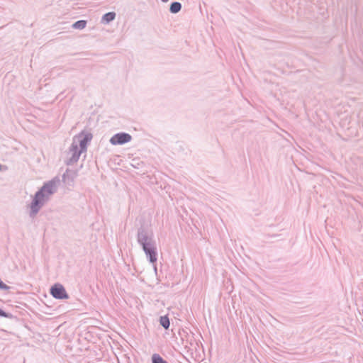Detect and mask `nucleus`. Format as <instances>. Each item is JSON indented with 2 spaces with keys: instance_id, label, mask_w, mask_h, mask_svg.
Returning <instances> with one entry per match:
<instances>
[{
  "instance_id": "nucleus-1",
  "label": "nucleus",
  "mask_w": 363,
  "mask_h": 363,
  "mask_svg": "<svg viewBox=\"0 0 363 363\" xmlns=\"http://www.w3.org/2000/svg\"><path fill=\"white\" fill-rule=\"evenodd\" d=\"M60 183L57 177H54L50 181L44 182L43 186L35 193L29 205V216L34 218L50 199V196L57 191V184Z\"/></svg>"
},
{
  "instance_id": "nucleus-2",
  "label": "nucleus",
  "mask_w": 363,
  "mask_h": 363,
  "mask_svg": "<svg viewBox=\"0 0 363 363\" xmlns=\"http://www.w3.org/2000/svg\"><path fill=\"white\" fill-rule=\"evenodd\" d=\"M137 241L142 246L155 242L152 230L145 225H142L138 229Z\"/></svg>"
},
{
  "instance_id": "nucleus-3",
  "label": "nucleus",
  "mask_w": 363,
  "mask_h": 363,
  "mask_svg": "<svg viewBox=\"0 0 363 363\" xmlns=\"http://www.w3.org/2000/svg\"><path fill=\"white\" fill-rule=\"evenodd\" d=\"M144 251L147 260L152 264L157 261V249L156 242L149 245L140 246Z\"/></svg>"
},
{
  "instance_id": "nucleus-4",
  "label": "nucleus",
  "mask_w": 363,
  "mask_h": 363,
  "mask_svg": "<svg viewBox=\"0 0 363 363\" xmlns=\"http://www.w3.org/2000/svg\"><path fill=\"white\" fill-rule=\"evenodd\" d=\"M93 138V135L90 132H86L84 130L79 133L74 138V140L77 139L78 141V147L82 149V150L86 151L87 146L90 143Z\"/></svg>"
},
{
  "instance_id": "nucleus-5",
  "label": "nucleus",
  "mask_w": 363,
  "mask_h": 363,
  "mask_svg": "<svg viewBox=\"0 0 363 363\" xmlns=\"http://www.w3.org/2000/svg\"><path fill=\"white\" fill-rule=\"evenodd\" d=\"M50 294L56 299H67L69 295L64 286L60 283L54 284L50 289Z\"/></svg>"
},
{
  "instance_id": "nucleus-6",
  "label": "nucleus",
  "mask_w": 363,
  "mask_h": 363,
  "mask_svg": "<svg viewBox=\"0 0 363 363\" xmlns=\"http://www.w3.org/2000/svg\"><path fill=\"white\" fill-rule=\"evenodd\" d=\"M132 140V136L127 133L121 132L114 134L109 140L113 145H122L129 143Z\"/></svg>"
},
{
  "instance_id": "nucleus-7",
  "label": "nucleus",
  "mask_w": 363,
  "mask_h": 363,
  "mask_svg": "<svg viewBox=\"0 0 363 363\" xmlns=\"http://www.w3.org/2000/svg\"><path fill=\"white\" fill-rule=\"evenodd\" d=\"M69 152L72 153V156L66 162L67 165H72L76 163L79 160L81 154L84 151L78 147V144L74 139L69 147Z\"/></svg>"
},
{
  "instance_id": "nucleus-8",
  "label": "nucleus",
  "mask_w": 363,
  "mask_h": 363,
  "mask_svg": "<svg viewBox=\"0 0 363 363\" xmlns=\"http://www.w3.org/2000/svg\"><path fill=\"white\" fill-rule=\"evenodd\" d=\"M77 177V172L67 169L66 172L62 174V182L68 186H72L74 185V179Z\"/></svg>"
},
{
  "instance_id": "nucleus-9",
  "label": "nucleus",
  "mask_w": 363,
  "mask_h": 363,
  "mask_svg": "<svg viewBox=\"0 0 363 363\" xmlns=\"http://www.w3.org/2000/svg\"><path fill=\"white\" fill-rule=\"evenodd\" d=\"M116 13L114 11H109L102 16L101 21L104 24H108L116 18Z\"/></svg>"
},
{
  "instance_id": "nucleus-10",
  "label": "nucleus",
  "mask_w": 363,
  "mask_h": 363,
  "mask_svg": "<svg viewBox=\"0 0 363 363\" xmlns=\"http://www.w3.org/2000/svg\"><path fill=\"white\" fill-rule=\"evenodd\" d=\"M182 4L179 1H173L169 6V12L171 13L176 14L179 13L182 9Z\"/></svg>"
},
{
  "instance_id": "nucleus-11",
  "label": "nucleus",
  "mask_w": 363,
  "mask_h": 363,
  "mask_svg": "<svg viewBox=\"0 0 363 363\" xmlns=\"http://www.w3.org/2000/svg\"><path fill=\"white\" fill-rule=\"evenodd\" d=\"M86 24H87V21L86 20H79V21H77L76 22H74L72 24V27L74 29L82 30V29H84L86 26Z\"/></svg>"
},
{
  "instance_id": "nucleus-12",
  "label": "nucleus",
  "mask_w": 363,
  "mask_h": 363,
  "mask_svg": "<svg viewBox=\"0 0 363 363\" xmlns=\"http://www.w3.org/2000/svg\"><path fill=\"white\" fill-rule=\"evenodd\" d=\"M152 363H167L160 354H154L152 357Z\"/></svg>"
},
{
  "instance_id": "nucleus-13",
  "label": "nucleus",
  "mask_w": 363,
  "mask_h": 363,
  "mask_svg": "<svg viewBox=\"0 0 363 363\" xmlns=\"http://www.w3.org/2000/svg\"><path fill=\"white\" fill-rule=\"evenodd\" d=\"M160 323L165 329H168L170 325L169 319H160Z\"/></svg>"
},
{
  "instance_id": "nucleus-14",
  "label": "nucleus",
  "mask_w": 363,
  "mask_h": 363,
  "mask_svg": "<svg viewBox=\"0 0 363 363\" xmlns=\"http://www.w3.org/2000/svg\"><path fill=\"white\" fill-rule=\"evenodd\" d=\"M0 317L3 318H14V316L9 313L4 311L2 308H0Z\"/></svg>"
},
{
  "instance_id": "nucleus-15",
  "label": "nucleus",
  "mask_w": 363,
  "mask_h": 363,
  "mask_svg": "<svg viewBox=\"0 0 363 363\" xmlns=\"http://www.w3.org/2000/svg\"><path fill=\"white\" fill-rule=\"evenodd\" d=\"M160 318H168V314L160 315Z\"/></svg>"
},
{
  "instance_id": "nucleus-16",
  "label": "nucleus",
  "mask_w": 363,
  "mask_h": 363,
  "mask_svg": "<svg viewBox=\"0 0 363 363\" xmlns=\"http://www.w3.org/2000/svg\"><path fill=\"white\" fill-rule=\"evenodd\" d=\"M162 2H164V3H166L167 1H169V0H160Z\"/></svg>"
},
{
  "instance_id": "nucleus-17",
  "label": "nucleus",
  "mask_w": 363,
  "mask_h": 363,
  "mask_svg": "<svg viewBox=\"0 0 363 363\" xmlns=\"http://www.w3.org/2000/svg\"><path fill=\"white\" fill-rule=\"evenodd\" d=\"M154 269H155V272L157 273V267L155 265H154Z\"/></svg>"
},
{
  "instance_id": "nucleus-18",
  "label": "nucleus",
  "mask_w": 363,
  "mask_h": 363,
  "mask_svg": "<svg viewBox=\"0 0 363 363\" xmlns=\"http://www.w3.org/2000/svg\"><path fill=\"white\" fill-rule=\"evenodd\" d=\"M2 165L0 164V171L1 170Z\"/></svg>"
}]
</instances>
